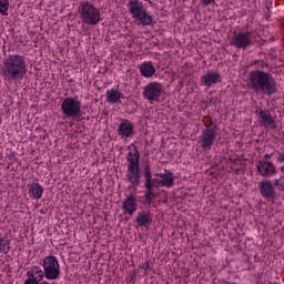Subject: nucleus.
Segmentation results:
<instances>
[{
	"label": "nucleus",
	"instance_id": "f257e3e1",
	"mask_svg": "<svg viewBox=\"0 0 284 284\" xmlns=\"http://www.w3.org/2000/svg\"><path fill=\"white\" fill-rule=\"evenodd\" d=\"M248 90H253L255 94H264V97H272L278 92V84L276 79L270 72L254 70L248 73L246 83Z\"/></svg>",
	"mask_w": 284,
	"mask_h": 284
},
{
	"label": "nucleus",
	"instance_id": "f03ea898",
	"mask_svg": "<svg viewBox=\"0 0 284 284\" xmlns=\"http://www.w3.org/2000/svg\"><path fill=\"white\" fill-rule=\"evenodd\" d=\"M1 72L4 81H8V83L23 81V78L28 74V62L23 55L9 54L2 61Z\"/></svg>",
	"mask_w": 284,
	"mask_h": 284
},
{
	"label": "nucleus",
	"instance_id": "7ed1b4c3",
	"mask_svg": "<svg viewBox=\"0 0 284 284\" xmlns=\"http://www.w3.org/2000/svg\"><path fill=\"white\" fill-rule=\"evenodd\" d=\"M130 151L126 155L128 169H126V179L130 183V187H139L141 185V166L139 165V161H141V152L139 148L134 145V143L128 146Z\"/></svg>",
	"mask_w": 284,
	"mask_h": 284
},
{
	"label": "nucleus",
	"instance_id": "20e7f679",
	"mask_svg": "<svg viewBox=\"0 0 284 284\" xmlns=\"http://www.w3.org/2000/svg\"><path fill=\"white\" fill-rule=\"evenodd\" d=\"M78 11L82 23L85 26H99V22L103 21L101 10L89 1L80 2Z\"/></svg>",
	"mask_w": 284,
	"mask_h": 284
},
{
	"label": "nucleus",
	"instance_id": "39448f33",
	"mask_svg": "<svg viewBox=\"0 0 284 284\" xmlns=\"http://www.w3.org/2000/svg\"><path fill=\"white\" fill-rule=\"evenodd\" d=\"M47 281H59L61 278V265L57 256L49 255L42 262Z\"/></svg>",
	"mask_w": 284,
	"mask_h": 284
},
{
	"label": "nucleus",
	"instance_id": "423d86ee",
	"mask_svg": "<svg viewBox=\"0 0 284 284\" xmlns=\"http://www.w3.org/2000/svg\"><path fill=\"white\" fill-rule=\"evenodd\" d=\"M61 111L70 119H81V101L77 98L68 97L61 103Z\"/></svg>",
	"mask_w": 284,
	"mask_h": 284
},
{
	"label": "nucleus",
	"instance_id": "0eeeda50",
	"mask_svg": "<svg viewBox=\"0 0 284 284\" xmlns=\"http://www.w3.org/2000/svg\"><path fill=\"white\" fill-rule=\"evenodd\" d=\"M217 129L216 125L206 124L205 129L199 136L197 143H200L202 150H212V145H214V141L216 140Z\"/></svg>",
	"mask_w": 284,
	"mask_h": 284
},
{
	"label": "nucleus",
	"instance_id": "6e6552de",
	"mask_svg": "<svg viewBox=\"0 0 284 284\" xmlns=\"http://www.w3.org/2000/svg\"><path fill=\"white\" fill-rule=\"evenodd\" d=\"M142 94L146 101H150L151 103H154L155 101L159 103V101H161V95L163 94V84L156 81L150 82L143 88Z\"/></svg>",
	"mask_w": 284,
	"mask_h": 284
},
{
	"label": "nucleus",
	"instance_id": "1a4fd4ad",
	"mask_svg": "<svg viewBox=\"0 0 284 284\" xmlns=\"http://www.w3.org/2000/svg\"><path fill=\"white\" fill-rule=\"evenodd\" d=\"M252 31L237 32L231 39V45L237 50H247L251 45L254 44L252 40Z\"/></svg>",
	"mask_w": 284,
	"mask_h": 284
},
{
	"label": "nucleus",
	"instance_id": "9d476101",
	"mask_svg": "<svg viewBox=\"0 0 284 284\" xmlns=\"http://www.w3.org/2000/svg\"><path fill=\"white\" fill-rule=\"evenodd\" d=\"M255 115L257 116V122L262 128H271L272 130H276V119L272 116V112L267 109L256 108Z\"/></svg>",
	"mask_w": 284,
	"mask_h": 284
},
{
	"label": "nucleus",
	"instance_id": "9b49d317",
	"mask_svg": "<svg viewBox=\"0 0 284 284\" xmlns=\"http://www.w3.org/2000/svg\"><path fill=\"white\" fill-rule=\"evenodd\" d=\"M28 278L24 281V284H50L45 278V271L41 270L40 266H32L28 271Z\"/></svg>",
	"mask_w": 284,
	"mask_h": 284
},
{
	"label": "nucleus",
	"instance_id": "f8f14e48",
	"mask_svg": "<svg viewBox=\"0 0 284 284\" xmlns=\"http://www.w3.org/2000/svg\"><path fill=\"white\" fill-rule=\"evenodd\" d=\"M258 190L262 199H266V201H274L276 199V190H274L272 181L264 180L258 182Z\"/></svg>",
	"mask_w": 284,
	"mask_h": 284
},
{
	"label": "nucleus",
	"instance_id": "ddd939ff",
	"mask_svg": "<svg viewBox=\"0 0 284 284\" xmlns=\"http://www.w3.org/2000/svg\"><path fill=\"white\" fill-rule=\"evenodd\" d=\"M118 134L121 139H133L136 134V131H134V123L128 119L121 120V123L118 126Z\"/></svg>",
	"mask_w": 284,
	"mask_h": 284
},
{
	"label": "nucleus",
	"instance_id": "4468645a",
	"mask_svg": "<svg viewBox=\"0 0 284 284\" xmlns=\"http://www.w3.org/2000/svg\"><path fill=\"white\" fill-rule=\"evenodd\" d=\"M221 81H223L221 73L216 71H209L206 74L201 77L200 83L204 88H212V85H216V83H221Z\"/></svg>",
	"mask_w": 284,
	"mask_h": 284
},
{
	"label": "nucleus",
	"instance_id": "2eb2a0df",
	"mask_svg": "<svg viewBox=\"0 0 284 284\" xmlns=\"http://www.w3.org/2000/svg\"><path fill=\"white\" fill-rule=\"evenodd\" d=\"M257 172L261 174V176L270 179V176H274V174H276V165L270 161L261 160L257 163Z\"/></svg>",
	"mask_w": 284,
	"mask_h": 284
},
{
	"label": "nucleus",
	"instance_id": "dca6fc26",
	"mask_svg": "<svg viewBox=\"0 0 284 284\" xmlns=\"http://www.w3.org/2000/svg\"><path fill=\"white\" fill-rule=\"evenodd\" d=\"M143 178L144 185H150L151 189L161 187V179L152 178V166L150 164H145L143 166Z\"/></svg>",
	"mask_w": 284,
	"mask_h": 284
},
{
	"label": "nucleus",
	"instance_id": "f3484780",
	"mask_svg": "<svg viewBox=\"0 0 284 284\" xmlns=\"http://www.w3.org/2000/svg\"><path fill=\"white\" fill-rule=\"evenodd\" d=\"M154 221V215L150 211H140L135 216L134 223L138 227H150Z\"/></svg>",
	"mask_w": 284,
	"mask_h": 284
},
{
	"label": "nucleus",
	"instance_id": "a211bd4d",
	"mask_svg": "<svg viewBox=\"0 0 284 284\" xmlns=\"http://www.w3.org/2000/svg\"><path fill=\"white\" fill-rule=\"evenodd\" d=\"M128 10L133 19L140 18L142 12H145L143 3L139 0H130L128 3Z\"/></svg>",
	"mask_w": 284,
	"mask_h": 284
},
{
	"label": "nucleus",
	"instance_id": "6ab92c4d",
	"mask_svg": "<svg viewBox=\"0 0 284 284\" xmlns=\"http://www.w3.org/2000/svg\"><path fill=\"white\" fill-rule=\"evenodd\" d=\"M136 207H139V205L136 204V197H134V195L128 196L122 202V210H124V214H130V216L136 212Z\"/></svg>",
	"mask_w": 284,
	"mask_h": 284
},
{
	"label": "nucleus",
	"instance_id": "aec40b11",
	"mask_svg": "<svg viewBox=\"0 0 284 284\" xmlns=\"http://www.w3.org/2000/svg\"><path fill=\"white\" fill-rule=\"evenodd\" d=\"M140 74L144 77V79H152V77L156 74V69L152 61H145L140 65Z\"/></svg>",
	"mask_w": 284,
	"mask_h": 284
},
{
	"label": "nucleus",
	"instance_id": "412c9836",
	"mask_svg": "<svg viewBox=\"0 0 284 284\" xmlns=\"http://www.w3.org/2000/svg\"><path fill=\"white\" fill-rule=\"evenodd\" d=\"M155 176L161 179V187H174V173L165 171V173H156Z\"/></svg>",
	"mask_w": 284,
	"mask_h": 284
},
{
	"label": "nucleus",
	"instance_id": "4be33fe9",
	"mask_svg": "<svg viewBox=\"0 0 284 284\" xmlns=\"http://www.w3.org/2000/svg\"><path fill=\"white\" fill-rule=\"evenodd\" d=\"M29 196L34 201H39L43 196V186L39 183H31L28 185Z\"/></svg>",
	"mask_w": 284,
	"mask_h": 284
},
{
	"label": "nucleus",
	"instance_id": "5701e85b",
	"mask_svg": "<svg viewBox=\"0 0 284 284\" xmlns=\"http://www.w3.org/2000/svg\"><path fill=\"white\" fill-rule=\"evenodd\" d=\"M123 99V93H121L119 90H108L106 91V101L108 103H111V105H114V103H119Z\"/></svg>",
	"mask_w": 284,
	"mask_h": 284
},
{
	"label": "nucleus",
	"instance_id": "b1692460",
	"mask_svg": "<svg viewBox=\"0 0 284 284\" xmlns=\"http://www.w3.org/2000/svg\"><path fill=\"white\" fill-rule=\"evenodd\" d=\"M144 201L143 205H152V201H154V189L150 187V184H144Z\"/></svg>",
	"mask_w": 284,
	"mask_h": 284
},
{
	"label": "nucleus",
	"instance_id": "393cba45",
	"mask_svg": "<svg viewBox=\"0 0 284 284\" xmlns=\"http://www.w3.org/2000/svg\"><path fill=\"white\" fill-rule=\"evenodd\" d=\"M136 21H140L141 26H152L154 22V19L150 13H148V10L144 9V11L141 13V16L136 19Z\"/></svg>",
	"mask_w": 284,
	"mask_h": 284
},
{
	"label": "nucleus",
	"instance_id": "a878e982",
	"mask_svg": "<svg viewBox=\"0 0 284 284\" xmlns=\"http://www.w3.org/2000/svg\"><path fill=\"white\" fill-rule=\"evenodd\" d=\"M10 252V240L6 237L0 239V253L8 254Z\"/></svg>",
	"mask_w": 284,
	"mask_h": 284
},
{
	"label": "nucleus",
	"instance_id": "bb28decb",
	"mask_svg": "<svg viewBox=\"0 0 284 284\" xmlns=\"http://www.w3.org/2000/svg\"><path fill=\"white\" fill-rule=\"evenodd\" d=\"M10 9V0H0V13L7 16Z\"/></svg>",
	"mask_w": 284,
	"mask_h": 284
},
{
	"label": "nucleus",
	"instance_id": "cd10ccee",
	"mask_svg": "<svg viewBox=\"0 0 284 284\" xmlns=\"http://www.w3.org/2000/svg\"><path fill=\"white\" fill-rule=\"evenodd\" d=\"M274 187H277L281 192H284V176H281L280 179H275L273 181Z\"/></svg>",
	"mask_w": 284,
	"mask_h": 284
},
{
	"label": "nucleus",
	"instance_id": "c85d7f7f",
	"mask_svg": "<svg viewBox=\"0 0 284 284\" xmlns=\"http://www.w3.org/2000/svg\"><path fill=\"white\" fill-rule=\"evenodd\" d=\"M202 6L207 7L212 6V3H215V0H201Z\"/></svg>",
	"mask_w": 284,
	"mask_h": 284
},
{
	"label": "nucleus",
	"instance_id": "c756f323",
	"mask_svg": "<svg viewBox=\"0 0 284 284\" xmlns=\"http://www.w3.org/2000/svg\"><path fill=\"white\" fill-rule=\"evenodd\" d=\"M277 161L284 163V152L278 154Z\"/></svg>",
	"mask_w": 284,
	"mask_h": 284
},
{
	"label": "nucleus",
	"instance_id": "7c9ffc66",
	"mask_svg": "<svg viewBox=\"0 0 284 284\" xmlns=\"http://www.w3.org/2000/svg\"><path fill=\"white\" fill-rule=\"evenodd\" d=\"M142 267L148 272V270H150V262H145Z\"/></svg>",
	"mask_w": 284,
	"mask_h": 284
},
{
	"label": "nucleus",
	"instance_id": "2f4dec72",
	"mask_svg": "<svg viewBox=\"0 0 284 284\" xmlns=\"http://www.w3.org/2000/svg\"><path fill=\"white\" fill-rule=\"evenodd\" d=\"M273 154H265L264 155V161H270V159H272Z\"/></svg>",
	"mask_w": 284,
	"mask_h": 284
},
{
	"label": "nucleus",
	"instance_id": "473e14b6",
	"mask_svg": "<svg viewBox=\"0 0 284 284\" xmlns=\"http://www.w3.org/2000/svg\"><path fill=\"white\" fill-rule=\"evenodd\" d=\"M239 161H241V159H234L233 160L234 163H239Z\"/></svg>",
	"mask_w": 284,
	"mask_h": 284
},
{
	"label": "nucleus",
	"instance_id": "72a5a7b5",
	"mask_svg": "<svg viewBox=\"0 0 284 284\" xmlns=\"http://www.w3.org/2000/svg\"><path fill=\"white\" fill-rule=\"evenodd\" d=\"M280 170H281V172H284V166H281Z\"/></svg>",
	"mask_w": 284,
	"mask_h": 284
},
{
	"label": "nucleus",
	"instance_id": "f704fd0d",
	"mask_svg": "<svg viewBox=\"0 0 284 284\" xmlns=\"http://www.w3.org/2000/svg\"><path fill=\"white\" fill-rule=\"evenodd\" d=\"M149 3H150V6H154V2H152V1H149Z\"/></svg>",
	"mask_w": 284,
	"mask_h": 284
},
{
	"label": "nucleus",
	"instance_id": "c9c22d12",
	"mask_svg": "<svg viewBox=\"0 0 284 284\" xmlns=\"http://www.w3.org/2000/svg\"><path fill=\"white\" fill-rule=\"evenodd\" d=\"M0 125H1V116H0Z\"/></svg>",
	"mask_w": 284,
	"mask_h": 284
}]
</instances>
